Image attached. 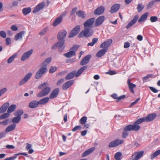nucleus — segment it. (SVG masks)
I'll list each match as a JSON object with an SVG mask.
<instances>
[{
    "mask_svg": "<svg viewBox=\"0 0 160 160\" xmlns=\"http://www.w3.org/2000/svg\"><path fill=\"white\" fill-rule=\"evenodd\" d=\"M145 121L144 118H140L136 120L133 124H130L127 126L123 129V132L122 133V137L123 138H125L128 135L129 131H137L140 128L139 124Z\"/></svg>",
    "mask_w": 160,
    "mask_h": 160,
    "instance_id": "f257e3e1",
    "label": "nucleus"
},
{
    "mask_svg": "<svg viewBox=\"0 0 160 160\" xmlns=\"http://www.w3.org/2000/svg\"><path fill=\"white\" fill-rule=\"evenodd\" d=\"M48 83L47 82H44L40 84L38 87V89H42L37 94V96L38 97H41L48 95L51 90V88L49 87Z\"/></svg>",
    "mask_w": 160,
    "mask_h": 160,
    "instance_id": "f03ea898",
    "label": "nucleus"
},
{
    "mask_svg": "<svg viewBox=\"0 0 160 160\" xmlns=\"http://www.w3.org/2000/svg\"><path fill=\"white\" fill-rule=\"evenodd\" d=\"M88 68L87 66H83L80 68L77 72L76 71H73L72 72L69 73L65 77V79L67 80H69L75 76L76 77H77L83 72V71L86 69Z\"/></svg>",
    "mask_w": 160,
    "mask_h": 160,
    "instance_id": "7ed1b4c3",
    "label": "nucleus"
},
{
    "mask_svg": "<svg viewBox=\"0 0 160 160\" xmlns=\"http://www.w3.org/2000/svg\"><path fill=\"white\" fill-rule=\"evenodd\" d=\"M94 33L93 30L88 28H84V30H82L78 35L79 38H88L91 37Z\"/></svg>",
    "mask_w": 160,
    "mask_h": 160,
    "instance_id": "20e7f679",
    "label": "nucleus"
},
{
    "mask_svg": "<svg viewBox=\"0 0 160 160\" xmlns=\"http://www.w3.org/2000/svg\"><path fill=\"white\" fill-rule=\"evenodd\" d=\"M47 71L46 67L45 65L42 66L36 72L35 76V78L36 79L40 78Z\"/></svg>",
    "mask_w": 160,
    "mask_h": 160,
    "instance_id": "39448f33",
    "label": "nucleus"
},
{
    "mask_svg": "<svg viewBox=\"0 0 160 160\" xmlns=\"http://www.w3.org/2000/svg\"><path fill=\"white\" fill-rule=\"evenodd\" d=\"M95 18H91L85 21L83 23L84 28L92 29L93 27V23L95 22Z\"/></svg>",
    "mask_w": 160,
    "mask_h": 160,
    "instance_id": "423d86ee",
    "label": "nucleus"
},
{
    "mask_svg": "<svg viewBox=\"0 0 160 160\" xmlns=\"http://www.w3.org/2000/svg\"><path fill=\"white\" fill-rule=\"evenodd\" d=\"M32 75V73L31 72L27 74L24 78L19 82L18 83L19 85L21 86L26 83L31 78Z\"/></svg>",
    "mask_w": 160,
    "mask_h": 160,
    "instance_id": "0eeeda50",
    "label": "nucleus"
},
{
    "mask_svg": "<svg viewBox=\"0 0 160 160\" xmlns=\"http://www.w3.org/2000/svg\"><path fill=\"white\" fill-rule=\"evenodd\" d=\"M32 75V73L31 72L27 74L24 78L19 82L18 83L19 85L21 86L26 83L31 78Z\"/></svg>",
    "mask_w": 160,
    "mask_h": 160,
    "instance_id": "6e6552de",
    "label": "nucleus"
},
{
    "mask_svg": "<svg viewBox=\"0 0 160 160\" xmlns=\"http://www.w3.org/2000/svg\"><path fill=\"white\" fill-rule=\"evenodd\" d=\"M59 89L58 88L55 89L51 93L49 97L44 98L41 100H49V99H53L56 97L59 93Z\"/></svg>",
    "mask_w": 160,
    "mask_h": 160,
    "instance_id": "1a4fd4ad",
    "label": "nucleus"
},
{
    "mask_svg": "<svg viewBox=\"0 0 160 160\" xmlns=\"http://www.w3.org/2000/svg\"><path fill=\"white\" fill-rule=\"evenodd\" d=\"M80 31V26L78 25L76 26L70 33L68 36L69 38H71L76 35L79 33Z\"/></svg>",
    "mask_w": 160,
    "mask_h": 160,
    "instance_id": "9d476101",
    "label": "nucleus"
},
{
    "mask_svg": "<svg viewBox=\"0 0 160 160\" xmlns=\"http://www.w3.org/2000/svg\"><path fill=\"white\" fill-rule=\"evenodd\" d=\"M123 142V140L116 139L110 142L108 146L110 148L115 147L122 144Z\"/></svg>",
    "mask_w": 160,
    "mask_h": 160,
    "instance_id": "9b49d317",
    "label": "nucleus"
},
{
    "mask_svg": "<svg viewBox=\"0 0 160 160\" xmlns=\"http://www.w3.org/2000/svg\"><path fill=\"white\" fill-rule=\"evenodd\" d=\"M144 153V152L141 151L134 153L131 157L132 160H138L142 157Z\"/></svg>",
    "mask_w": 160,
    "mask_h": 160,
    "instance_id": "f8f14e48",
    "label": "nucleus"
},
{
    "mask_svg": "<svg viewBox=\"0 0 160 160\" xmlns=\"http://www.w3.org/2000/svg\"><path fill=\"white\" fill-rule=\"evenodd\" d=\"M45 5V3L44 2L39 4L34 8V9L32 11L33 13H36L39 12L44 7Z\"/></svg>",
    "mask_w": 160,
    "mask_h": 160,
    "instance_id": "ddd939ff",
    "label": "nucleus"
},
{
    "mask_svg": "<svg viewBox=\"0 0 160 160\" xmlns=\"http://www.w3.org/2000/svg\"><path fill=\"white\" fill-rule=\"evenodd\" d=\"M33 51L32 49H31L25 52L21 58V60L24 61L28 59L32 54Z\"/></svg>",
    "mask_w": 160,
    "mask_h": 160,
    "instance_id": "4468645a",
    "label": "nucleus"
},
{
    "mask_svg": "<svg viewBox=\"0 0 160 160\" xmlns=\"http://www.w3.org/2000/svg\"><path fill=\"white\" fill-rule=\"evenodd\" d=\"M105 19V17L103 16H101L98 18L94 23V26L96 27L98 26L101 25Z\"/></svg>",
    "mask_w": 160,
    "mask_h": 160,
    "instance_id": "2eb2a0df",
    "label": "nucleus"
},
{
    "mask_svg": "<svg viewBox=\"0 0 160 160\" xmlns=\"http://www.w3.org/2000/svg\"><path fill=\"white\" fill-rule=\"evenodd\" d=\"M91 56L90 55H88L85 57L81 61L80 64L81 66L87 64L89 62Z\"/></svg>",
    "mask_w": 160,
    "mask_h": 160,
    "instance_id": "dca6fc26",
    "label": "nucleus"
},
{
    "mask_svg": "<svg viewBox=\"0 0 160 160\" xmlns=\"http://www.w3.org/2000/svg\"><path fill=\"white\" fill-rule=\"evenodd\" d=\"M67 34V32L65 30H62L60 32L57 36L58 40H65L64 39L65 38Z\"/></svg>",
    "mask_w": 160,
    "mask_h": 160,
    "instance_id": "f3484780",
    "label": "nucleus"
},
{
    "mask_svg": "<svg viewBox=\"0 0 160 160\" xmlns=\"http://www.w3.org/2000/svg\"><path fill=\"white\" fill-rule=\"evenodd\" d=\"M112 42V39H108L101 44L100 47L101 48H107L111 45Z\"/></svg>",
    "mask_w": 160,
    "mask_h": 160,
    "instance_id": "a211bd4d",
    "label": "nucleus"
},
{
    "mask_svg": "<svg viewBox=\"0 0 160 160\" xmlns=\"http://www.w3.org/2000/svg\"><path fill=\"white\" fill-rule=\"evenodd\" d=\"M105 10V8L103 6H100L97 8L94 12V14L98 15L102 14Z\"/></svg>",
    "mask_w": 160,
    "mask_h": 160,
    "instance_id": "6ab92c4d",
    "label": "nucleus"
},
{
    "mask_svg": "<svg viewBox=\"0 0 160 160\" xmlns=\"http://www.w3.org/2000/svg\"><path fill=\"white\" fill-rule=\"evenodd\" d=\"M138 17L139 16L138 15L135 16L132 20L128 23V25L126 27V28L127 29H128L134 25L136 22Z\"/></svg>",
    "mask_w": 160,
    "mask_h": 160,
    "instance_id": "aec40b11",
    "label": "nucleus"
},
{
    "mask_svg": "<svg viewBox=\"0 0 160 160\" xmlns=\"http://www.w3.org/2000/svg\"><path fill=\"white\" fill-rule=\"evenodd\" d=\"M156 117V114L153 113L149 114L146 117H144L145 122H150L154 119Z\"/></svg>",
    "mask_w": 160,
    "mask_h": 160,
    "instance_id": "412c9836",
    "label": "nucleus"
},
{
    "mask_svg": "<svg viewBox=\"0 0 160 160\" xmlns=\"http://www.w3.org/2000/svg\"><path fill=\"white\" fill-rule=\"evenodd\" d=\"M65 40L59 41L57 42L58 50L59 52H61L64 49L65 46L64 45Z\"/></svg>",
    "mask_w": 160,
    "mask_h": 160,
    "instance_id": "4be33fe9",
    "label": "nucleus"
},
{
    "mask_svg": "<svg viewBox=\"0 0 160 160\" xmlns=\"http://www.w3.org/2000/svg\"><path fill=\"white\" fill-rule=\"evenodd\" d=\"M95 148L94 147H93L88 149L82 154V156L84 157L88 156L92 153L95 150Z\"/></svg>",
    "mask_w": 160,
    "mask_h": 160,
    "instance_id": "5701e85b",
    "label": "nucleus"
},
{
    "mask_svg": "<svg viewBox=\"0 0 160 160\" xmlns=\"http://www.w3.org/2000/svg\"><path fill=\"white\" fill-rule=\"evenodd\" d=\"M26 32L24 31H22L20 32L17 33L14 37V39L15 40L17 41L19 39H22V36Z\"/></svg>",
    "mask_w": 160,
    "mask_h": 160,
    "instance_id": "b1692460",
    "label": "nucleus"
},
{
    "mask_svg": "<svg viewBox=\"0 0 160 160\" xmlns=\"http://www.w3.org/2000/svg\"><path fill=\"white\" fill-rule=\"evenodd\" d=\"M9 106L8 103H6L0 108V113H3L6 112Z\"/></svg>",
    "mask_w": 160,
    "mask_h": 160,
    "instance_id": "393cba45",
    "label": "nucleus"
},
{
    "mask_svg": "<svg viewBox=\"0 0 160 160\" xmlns=\"http://www.w3.org/2000/svg\"><path fill=\"white\" fill-rule=\"evenodd\" d=\"M120 6L119 4H115L112 6L111 8L110 12L111 13H113L118 10Z\"/></svg>",
    "mask_w": 160,
    "mask_h": 160,
    "instance_id": "a878e982",
    "label": "nucleus"
},
{
    "mask_svg": "<svg viewBox=\"0 0 160 160\" xmlns=\"http://www.w3.org/2000/svg\"><path fill=\"white\" fill-rule=\"evenodd\" d=\"M38 105V103L37 101H32L30 102L28 105L30 108H37Z\"/></svg>",
    "mask_w": 160,
    "mask_h": 160,
    "instance_id": "bb28decb",
    "label": "nucleus"
},
{
    "mask_svg": "<svg viewBox=\"0 0 160 160\" xmlns=\"http://www.w3.org/2000/svg\"><path fill=\"white\" fill-rule=\"evenodd\" d=\"M73 82L74 81L72 80H70L67 82L63 84L62 86L63 89L64 90L67 89L73 84Z\"/></svg>",
    "mask_w": 160,
    "mask_h": 160,
    "instance_id": "cd10ccee",
    "label": "nucleus"
},
{
    "mask_svg": "<svg viewBox=\"0 0 160 160\" xmlns=\"http://www.w3.org/2000/svg\"><path fill=\"white\" fill-rule=\"evenodd\" d=\"M108 50L107 48H103L98 51L96 54V56L100 58L103 56Z\"/></svg>",
    "mask_w": 160,
    "mask_h": 160,
    "instance_id": "c85d7f7f",
    "label": "nucleus"
},
{
    "mask_svg": "<svg viewBox=\"0 0 160 160\" xmlns=\"http://www.w3.org/2000/svg\"><path fill=\"white\" fill-rule=\"evenodd\" d=\"M16 125L15 124H12L8 126L5 130L6 133L13 131L15 128Z\"/></svg>",
    "mask_w": 160,
    "mask_h": 160,
    "instance_id": "c756f323",
    "label": "nucleus"
},
{
    "mask_svg": "<svg viewBox=\"0 0 160 160\" xmlns=\"http://www.w3.org/2000/svg\"><path fill=\"white\" fill-rule=\"evenodd\" d=\"M148 15V13L146 12L141 16L140 18L138 20L139 22H141L145 21L147 18Z\"/></svg>",
    "mask_w": 160,
    "mask_h": 160,
    "instance_id": "7c9ffc66",
    "label": "nucleus"
},
{
    "mask_svg": "<svg viewBox=\"0 0 160 160\" xmlns=\"http://www.w3.org/2000/svg\"><path fill=\"white\" fill-rule=\"evenodd\" d=\"M62 20V17H59L57 18L54 21L52 24V25L54 26H56L59 24Z\"/></svg>",
    "mask_w": 160,
    "mask_h": 160,
    "instance_id": "2f4dec72",
    "label": "nucleus"
},
{
    "mask_svg": "<svg viewBox=\"0 0 160 160\" xmlns=\"http://www.w3.org/2000/svg\"><path fill=\"white\" fill-rule=\"evenodd\" d=\"M31 12V8L30 7L25 8L22 10V12L24 15L29 13Z\"/></svg>",
    "mask_w": 160,
    "mask_h": 160,
    "instance_id": "473e14b6",
    "label": "nucleus"
},
{
    "mask_svg": "<svg viewBox=\"0 0 160 160\" xmlns=\"http://www.w3.org/2000/svg\"><path fill=\"white\" fill-rule=\"evenodd\" d=\"M75 54L76 52H74L70 50L69 52L64 54L63 55L67 58H69L75 56Z\"/></svg>",
    "mask_w": 160,
    "mask_h": 160,
    "instance_id": "72a5a7b5",
    "label": "nucleus"
},
{
    "mask_svg": "<svg viewBox=\"0 0 160 160\" xmlns=\"http://www.w3.org/2000/svg\"><path fill=\"white\" fill-rule=\"evenodd\" d=\"M16 105L15 104H12L8 107V112L9 113L13 112L16 109Z\"/></svg>",
    "mask_w": 160,
    "mask_h": 160,
    "instance_id": "f704fd0d",
    "label": "nucleus"
},
{
    "mask_svg": "<svg viewBox=\"0 0 160 160\" xmlns=\"http://www.w3.org/2000/svg\"><path fill=\"white\" fill-rule=\"evenodd\" d=\"M17 54L15 53L10 57L7 60L8 63L10 64L12 63L14 61V59L17 57Z\"/></svg>",
    "mask_w": 160,
    "mask_h": 160,
    "instance_id": "c9c22d12",
    "label": "nucleus"
},
{
    "mask_svg": "<svg viewBox=\"0 0 160 160\" xmlns=\"http://www.w3.org/2000/svg\"><path fill=\"white\" fill-rule=\"evenodd\" d=\"M159 155H160V149L156 151L154 153L151 154L150 155V158L151 159H152Z\"/></svg>",
    "mask_w": 160,
    "mask_h": 160,
    "instance_id": "e433bc0d",
    "label": "nucleus"
},
{
    "mask_svg": "<svg viewBox=\"0 0 160 160\" xmlns=\"http://www.w3.org/2000/svg\"><path fill=\"white\" fill-rule=\"evenodd\" d=\"M98 40V38H93L92 40V42H89L88 44V46H92L95 44L97 43Z\"/></svg>",
    "mask_w": 160,
    "mask_h": 160,
    "instance_id": "4c0bfd02",
    "label": "nucleus"
},
{
    "mask_svg": "<svg viewBox=\"0 0 160 160\" xmlns=\"http://www.w3.org/2000/svg\"><path fill=\"white\" fill-rule=\"evenodd\" d=\"M76 14L78 16L82 18H84L85 17L84 12L81 10L78 11Z\"/></svg>",
    "mask_w": 160,
    "mask_h": 160,
    "instance_id": "58836bf2",
    "label": "nucleus"
},
{
    "mask_svg": "<svg viewBox=\"0 0 160 160\" xmlns=\"http://www.w3.org/2000/svg\"><path fill=\"white\" fill-rule=\"evenodd\" d=\"M21 119V116H17L13 118L12 122L14 123H17L20 122Z\"/></svg>",
    "mask_w": 160,
    "mask_h": 160,
    "instance_id": "ea45409f",
    "label": "nucleus"
},
{
    "mask_svg": "<svg viewBox=\"0 0 160 160\" xmlns=\"http://www.w3.org/2000/svg\"><path fill=\"white\" fill-rule=\"evenodd\" d=\"M23 113L22 109H18L14 113V115L16 116H21Z\"/></svg>",
    "mask_w": 160,
    "mask_h": 160,
    "instance_id": "a19ab883",
    "label": "nucleus"
},
{
    "mask_svg": "<svg viewBox=\"0 0 160 160\" xmlns=\"http://www.w3.org/2000/svg\"><path fill=\"white\" fill-rule=\"evenodd\" d=\"M10 115V114L8 112V113H5L3 114H2L0 115V119L2 120L3 119H4L6 118H7Z\"/></svg>",
    "mask_w": 160,
    "mask_h": 160,
    "instance_id": "79ce46f5",
    "label": "nucleus"
},
{
    "mask_svg": "<svg viewBox=\"0 0 160 160\" xmlns=\"http://www.w3.org/2000/svg\"><path fill=\"white\" fill-rule=\"evenodd\" d=\"M122 155V153L120 152H117L115 154L114 158L116 160H120Z\"/></svg>",
    "mask_w": 160,
    "mask_h": 160,
    "instance_id": "37998d69",
    "label": "nucleus"
},
{
    "mask_svg": "<svg viewBox=\"0 0 160 160\" xmlns=\"http://www.w3.org/2000/svg\"><path fill=\"white\" fill-rule=\"evenodd\" d=\"M130 91L132 93H134L133 88L136 87V85L132 83L129 84L128 85Z\"/></svg>",
    "mask_w": 160,
    "mask_h": 160,
    "instance_id": "c03bdc74",
    "label": "nucleus"
},
{
    "mask_svg": "<svg viewBox=\"0 0 160 160\" xmlns=\"http://www.w3.org/2000/svg\"><path fill=\"white\" fill-rule=\"evenodd\" d=\"M144 5L141 4H138V5L137 7V9L138 10V12H141L142 10L144 8Z\"/></svg>",
    "mask_w": 160,
    "mask_h": 160,
    "instance_id": "a18cd8bd",
    "label": "nucleus"
},
{
    "mask_svg": "<svg viewBox=\"0 0 160 160\" xmlns=\"http://www.w3.org/2000/svg\"><path fill=\"white\" fill-rule=\"evenodd\" d=\"M87 120V118L86 116H83L82 117L80 120V122L81 124H85Z\"/></svg>",
    "mask_w": 160,
    "mask_h": 160,
    "instance_id": "49530a36",
    "label": "nucleus"
},
{
    "mask_svg": "<svg viewBox=\"0 0 160 160\" xmlns=\"http://www.w3.org/2000/svg\"><path fill=\"white\" fill-rule=\"evenodd\" d=\"M51 60V58H48L46 59L42 63L43 66L45 65L46 67V65L50 62Z\"/></svg>",
    "mask_w": 160,
    "mask_h": 160,
    "instance_id": "de8ad7c7",
    "label": "nucleus"
},
{
    "mask_svg": "<svg viewBox=\"0 0 160 160\" xmlns=\"http://www.w3.org/2000/svg\"><path fill=\"white\" fill-rule=\"evenodd\" d=\"M156 2L154 0V1H152L149 2L148 3L147 5V8L149 9L151 8Z\"/></svg>",
    "mask_w": 160,
    "mask_h": 160,
    "instance_id": "09e8293b",
    "label": "nucleus"
},
{
    "mask_svg": "<svg viewBox=\"0 0 160 160\" xmlns=\"http://www.w3.org/2000/svg\"><path fill=\"white\" fill-rule=\"evenodd\" d=\"M79 47V46L77 45H74L72 48H70V50L74 52H76L78 49Z\"/></svg>",
    "mask_w": 160,
    "mask_h": 160,
    "instance_id": "8fccbe9b",
    "label": "nucleus"
},
{
    "mask_svg": "<svg viewBox=\"0 0 160 160\" xmlns=\"http://www.w3.org/2000/svg\"><path fill=\"white\" fill-rule=\"evenodd\" d=\"M158 18L157 16H152L150 18V20L152 22H154L157 21Z\"/></svg>",
    "mask_w": 160,
    "mask_h": 160,
    "instance_id": "3c124183",
    "label": "nucleus"
},
{
    "mask_svg": "<svg viewBox=\"0 0 160 160\" xmlns=\"http://www.w3.org/2000/svg\"><path fill=\"white\" fill-rule=\"evenodd\" d=\"M0 36L2 38H6V33L4 31H2L0 32Z\"/></svg>",
    "mask_w": 160,
    "mask_h": 160,
    "instance_id": "603ef678",
    "label": "nucleus"
},
{
    "mask_svg": "<svg viewBox=\"0 0 160 160\" xmlns=\"http://www.w3.org/2000/svg\"><path fill=\"white\" fill-rule=\"evenodd\" d=\"M57 68L55 67H51L49 69V72L53 73L56 71Z\"/></svg>",
    "mask_w": 160,
    "mask_h": 160,
    "instance_id": "864d4df0",
    "label": "nucleus"
},
{
    "mask_svg": "<svg viewBox=\"0 0 160 160\" xmlns=\"http://www.w3.org/2000/svg\"><path fill=\"white\" fill-rule=\"evenodd\" d=\"M7 91V89L5 88H3L0 90V97L5 93Z\"/></svg>",
    "mask_w": 160,
    "mask_h": 160,
    "instance_id": "5fc2aeb1",
    "label": "nucleus"
},
{
    "mask_svg": "<svg viewBox=\"0 0 160 160\" xmlns=\"http://www.w3.org/2000/svg\"><path fill=\"white\" fill-rule=\"evenodd\" d=\"M152 76V75H150V74L148 75L147 76H146L145 77H143L142 78V80L143 81V82H145L148 79L150 78H151Z\"/></svg>",
    "mask_w": 160,
    "mask_h": 160,
    "instance_id": "6e6d98bb",
    "label": "nucleus"
},
{
    "mask_svg": "<svg viewBox=\"0 0 160 160\" xmlns=\"http://www.w3.org/2000/svg\"><path fill=\"white\" fill-rule=\"evenodd\" d=\"M81 128V126H77L74 127L72 130L73 132H75L78 129H80Z\"/></svg>",
    "mask_w": 160,
    "mask_h": 160,
    "instance_id": "4d7b16f0",
    "label": "nucleus"
},
{
    "mask_svg": "<svg viewBox=\"0 0 160 160\" xmlns=\"http://www.w3.org/2000/svg\"><path fill=\"white\" fill-rule=\"evenodd\" d=\"M6 45H8L11 43V40L10 38H7L5 39Z\"/></svg>",
    "mask_w": 160,
    "mask_h": 160,
    "instance_id": "13d9d810",
    "label": "nucleus"
},
{
    "mask_svg": "<svg viewBox=\"0 0 160 160\" xmlns=\"http://www.w3.org/2000/svg\"><path fill=\"white\" fill-rule=\"evenodd\" d=\"M107 74H109L110 75H113L116 74V72L114 71H112L109 70L107 72Z\"/></svg>",
    "mask_w": 160,
    "mask_h": 160,
    "instance_id": "bf43d9fd",
    "label": "nucleus"
},
{
    "mask_svg": "<svg viewBox=\"0 0 160 160\" xmlns=\"http://www.w3.org/2000/svg\"><path fill=\"white\" fill-rule=\"evenodd\" d=\"M11 29L13 31H16L18 30V28L15 25H12L11 27Z\"/></svg>",
    "mask_w": 160,
    "mask_h": 160,
    "instance_id": "052dcab7",
    "label": "nucleus"
},
{
    "mask_svg": "<svg viewBox=\"0 0 160 160\" xmlns=\"http://www.w3.org/2000/svg\"><path fill=\"white\" fill-rule=\"evenodd\" d=\"M48 101H37L38 103V105H43L46 103Z\"/></svg>",
    "mask_w": 160,
    "mask_h": 160,
    "instance_id": "680f3d73",
    "label": "nucleus"
},
{
    "mask_svg": "<svg viewBox=\"0 0 160 160\" xmlns=\"http://www.w3.org/2000/svg\"><path fill=\"white\" fill-rule=\"evenodd\" d=\"M47 32V29L44 28L40 32L39 34L41 35H43Z\"/></svg>",
    "mask_w": 160,
    "mask_h": 160,
    "instance_id": "e2e57ef3",
    "label": "nucleus"
},
{
    "mask_svg": "<svg viewBox=\"0 0 160 160\" xmlns=\"http://www.w3.org/2000/svg\"><path fill=\"white\" fill-rule=\"evenodd\" d=\"M64 81V79L63 78H62L58 81L57 83V84L58 85H59L61 83L63 82Z\"/></svg>",
    "mask_w": 160,
    "mask_h": 160,
    "instance_id": "0e129e2a",
    "label": "nucleus"
},
{
    "mask_svg": "<svg viewBox=\"0 0 160 160\" xmlns=\"http://www.w3.org/2000/svg\"><path fill=\"white\" fill-rule=\"evenodd\" d=\"M9 122V119H6L2 121V124L3 125H7Z\"/></svg>",
    "mask_w": 160,
    "mask_h": 160,
    "instance_id": "69168bd1",
    "label": "nucleus"
},
{
    "mask_svg": "<svg viewBox=\"0 0 160 160\" xmlns=\"http://www.w3.org/2000/svg\"><path fill=\"white\" fill-rule=\"evenodd\" d=\"M149 88L151 91L154 93H156L158 92V90L155 88L152 87H150Z\"/></svg>",
    "mask_w": 160,
    "mask_h": 160,
    "instance_id": "338daca9",
    "label": "nucleus"
},
{
    "mask_svg": "<svg viewBox=\"0 0 160 160\" xmlns=\"http://www.w3.org/2000/svg\"><path fill=\"white\" fill-rule=\"evenodd\" d=\"M16 158V156L10 157L9 158H5L4 160H14Z\"/></svg>",
    "mask_w": 160,
    "mask_h": 160,
    "instance_id": "774afa93",
    "label": "nucleus"
}]
</instances>
